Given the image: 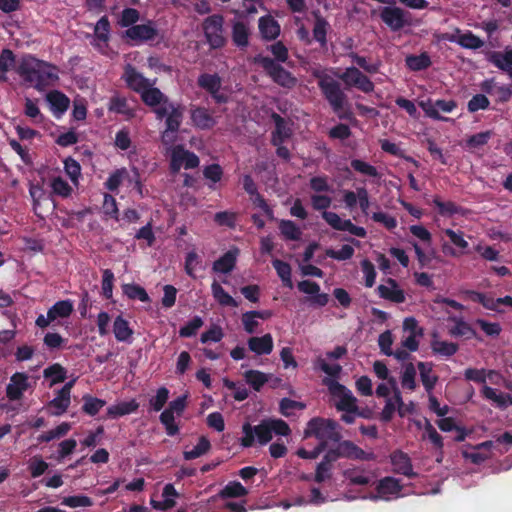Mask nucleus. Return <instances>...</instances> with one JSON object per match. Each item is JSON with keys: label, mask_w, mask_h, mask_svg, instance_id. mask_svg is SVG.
Here are the masks:
<instances>
[{"label": "nucleus", "mask_w": 512, "mask_h": 512, "mask_svg": "<svg viewBox=\"0 0 512 512\" xmlns=\"http://www.w3.org/2000/svg\"><path fill=\"white\" fill-rule=\"evenodd\" d=\"M16 71L25 82L32 84L40 91L58 80V68L55 65L31 55L21 59Z\"/></svg>", "instance_id": "nucleus-1"}, {"label": "nucleus", "mask_w": 512, "mask_h": 512, "mask_svg": "<svg viewBox=\"0 0 512 512\" xmlns=\"http://www.w3.org/2000/svg\"><path fill=\"white\" fill-rule=\"evenodd\" d=\"M242 433L243 436L240 439V444L248 448L253 446L255 442L260 445H266L272 440L273 435L289 436L291 429L289 425L281 419H265L255 426L249 423L243 424Z\"/></svg>", "instance_id": "nucleus-2"}, {"label": "nucleus", "mask_w": 512, "mask_h": 512, "mask_svg": "<svg viewBox=\"0 0 512 512\" xmlns=\"http://www.w3.org/2000/svg\"><path fill=\"white\" fill-rule=\"evenodd\" d=\"M122 78L130 89L140 94L146 105L156 106L163 99V93L154 87L155 80L145 78L132 65H126Z\"/></svg>", "instance_id": "nucleus-3"}, {"label": "nucleus", "mask_w": 512, "mask_h": 512, "mask_svg": "<svg viewBox=\"0 0 512 512\" xmlns=\"http://www.w3.org/2000/svg\"><path fill=\"white\" fill-rule=\"evenodd\" d=\"M311 73L318 80V86L332 110L342 117L347 97L341 89L340 83L325 69L315 68Z\"/></svg>", "instance_id": "nucleus-4"}, {"label": "nucleus", "mask_w": 512, "mask_h": 512, "mask_svg": "<svg viewBox=\"0 0 512 512\" xmlns=\"http://www.w3.org/2000/svg\"><path fill=\"white\" fill-rule=\"evenodd\" d=\"M311 73L318 80V86L332 110L342 117L347 97L341 89L340 83L325 69L315 68Z\"/></svg>", "instance_id": "nucleus-5"}, {"label": "nucleus", "mask_w": 512, "mask_h": 512, "mask_svg": "<svg viewBox=\"0 0 512 512\" xmlns=\"http://www.w3.org/2000/svg\"><path fill=\"white\" fill-rule=\"evenodd\" d=\"M311 73L318 80V86L332 110L342 117L347 97L341 89L340 83L325 69L315 68Z\"/></svg>", "instance_id": "nucleus-6"}, {"label": "nucleus", "mask_w": 512, "mask_h": 512, "mask_svg": "<svg viewBox=\"0 0 512 512\" xmlns=\"http://www.w3.org/2000/svg\"><path fill=\"white\" fill-rule=\"evenodd\" d=\"M309 437H315L318 445H323V449L326 450L329 442H338L341 439V434L335 421L315 417L307 423L304 430V438Z\"/></svg>", "instance_id": "nucleus-7"}, {"label": "nucleus", "mask_w": 512, "mask_h": 512, "mask_svg": "<svg viewBox=\"0 0 512 512\" xmlns=\"http://www.w3.org/2000/svg\"><path fill=\"white\" fill-rule=\"evenodd\" d=\"M323 383L335 399L339 411H358L357 399L349 389L332 378H325Z\"/></svg>", "instance_id": "nucleus-8"}, {"label": "nucleus", "mask_w": 512, "mask_h": 512, "mask_svg": "<svg viewBox=\"0 0 512 512\" xmlns=\"http://www.w3.org/2000/svg\"><path fill=\"white\" fill-rule=\"evenodd\" d=\"M224 18L219 14L207 17L203 22L204 36L212 49L222 48L227 41L224 31Z\"/></svg>", "instance_id": "nucleus-9"}, {"label": "nucleus", "mask_w": 512, "mask_h": 512, "mask_svg": "<svg viewBox=\"0 0 512 512\" xmlns=\"http://www.w3.org/2000/svg\"><path fill=\"white\" fill-rule=\"evenodd\" d=\"M375 490L376 493L369 497L371 500L391 501L409 494L400 480L391 476L380 479Z\"/></svg>", "instance_id": "nucleus-10"}, {"label": "nucleus", "mask_w": 512, "mask_h": 512, "mask_svg": "<svg viewBox=\"0 0 512 512\" xmlns=\"http://www.w3.org/2000/svg\"><path fill=\"white\" fill-rule=\"evenodd\" d=\"M154 107L157 119H165L166 128L179 130L183 118V109L168 100L163 94V99Z\"/></svg>", "instance_id": "nucleus-11"}, {"label": "nucleus", "mask_w": 512, "mask_h": 512, "mask_svg": "<svg viewBox=\"0 0 512 512\" xmlns=\"http://www.w3.org/2000/svg\"><path fill=\"white\" fill-rule=\"evenodd\" d=\"M337 443L338 444L334 449L327 451L328 457L332 458V460L336 461L339 458H346L351 460L369 461L375 458V455L372 452H365L352 441L339 440Z\"/></svg>", "instance_id": "nucleus-12"}, {"label": "nucleus", "mask_w": 512, "mask_h": 512, "mask_svg": "<svg viewBox=\"0 0 512 512\" xmlns=\"http://www.w3.org/2000/svg\"><path fill=\"white\" fill-rule=\"evenodd\" d=\"M255 62L261 65L277 84L286 88H292L295 86L296 78L273 59L259 55L255 58Z\"/></svg>", "instance_id": "nucleus-13"}, {"label": "nucleus", "mask_w": 512, "mask_h": 512, "mask_svg": "<svg viewBox=\"0 0 512 512\" xmlns=\"http://www.w3.org/2000/svg\"><path fill=\"white\" fill-rule=\"evenodd\" d=\"M389 382L393 387V396L387 398L385 406L381 412V419L385 422L390 421L396 411L401 417H404L406 414L411 413L414 410L413 403H410L408 406L404 405L395 378H391Z\"/></svg>", "instance_id": "nucleus-14"}, {"label": "nucleus", "mask_w": 512, "mask_h": 512, "mask_svg": "<svg viewBox=\"0 0 512 512\" xmlns=\"http://www.w3.org/2000/svg\"><path fill=\"white\" fill-rule=\"evenodd\" d=\"M443 233L449 238L451 243V245L447 243L442 244V251L445 255L459 257L470 253V246L465 239L463 231L447 228L443 230Z\"/></svg>", "instance_id": "nucleus-15"}, {"label": "nucleus", "mask_w": 512, "mask_h": 512, "mask_svg": "<svg viewBox=\"0 0 512 512\" xmlns=\"http://www.w3.org/2000/svg\"><path fill=\"white\" fill-rule=\"evenodd\" d=\"M423 337V329L413 317L405 318L403 321L402 348L415 352L419 348L420 339Z\"/></svg>", "instance_id": "nucleus-16"}, {"label": "nucleus", "mask_w": 512, "mask_h": 512, "mask_svg": "<svg viewBox=\"0 0 512 512\" xmlns=\"http://www.w3.org/2000/svg\"><path fill=\"white\" fill-rule=\"evenodd\" d=\"M134 172V177L130 178L129 172L126 168H119L113 171L107 180L104 183V186L107 190L111 192L118 191L120 185L127 180L130 184L134 185V188L138 191L139 194H142V184L139 177V172L136 167L132 168Z\"/></svg>", "instance_id": "nucleus-17"}, {"label": "nucleus", "mask_w": 512, "mask_h": 512, "mask_svg": "<svg viewBox=\"0 0 512 512\" xmlns=\"http://www.w3.org/2000/svg\"><path fill=\"white\" fill-rule=\"evenodd\" d=\"M170 170L173 174L180 171L182 167L185 169H193L199 165V158L193 152L185 150L182 146L171 148Z\"/></svg>", "instance_id": "nucleus-18"}, {"label": "nucleus", "mask_w": 512, "mask_h": 512, "mask_svg": "<svg viewBox=\"0 0 512 512\" xmlns=\"http://www.w3.org/2000/svg\"><path fill=\"white\" fill-rule=\"evenodd\" d=\"M419 106L423 109L427 117L434 120L449 121L450 119L441 116L440 112L451 113L457 107V102L454 100L439 99L433 101L431 99H427L425 101H421Z\"/></svg>", "instance_id": "nucleus-19"}, {"label": "nucleus", "mask_w": 512, "mask_h": 512, "mask_svg": "<svg viewBox=\"0 0 512 512\" xmlns=\"http://www.w3.org/2000/svg\"><path fill=\"white\" fill-rule=\"evenodd\" d=\"M380 18L392 31H399L410 25L409 13L396 6L383 7Z\"/></svg>", "instance_id": "nucleus-20"}, {"label": "nucleus", "mask_w": 512, "mask_h": 512, "mask_svg": "<svg viewBox=\"0 0 512 512\" xmlns=\"http://www.w3.org/2000/svg\"><path fill=\"white\" fill-rule=\"evenodd\" d=\"M339 79H341L346 86L356 87L364 93L374 91V83L354 66L347 67L344 72L339 75Z\"/></svg>", "instance_id": "nucleus-21"}, {"label": "nucleus", "mask_w": 512, "mask_h": 512, "mask_svg": "<svg viewBox=\"0 0 512 512\" xmlns=\"http://www.w3.org/2000/svg\"><path fill=\"white\" fill-rule=\"evenodd\" d=\"M157 27L153 21L133 25L125 31V36L136 42H147L154 40L157 36Z\"/></svg>", "instance_id": "nucleus-22"}, {"label": "nucleus", "mask_w": 512, "mask_h": 512, "mask_svg": "<svg viewBox=\"0 0 512 512\" xmlns=\"http://www.w3.org/2000/svg\"><path fill=\"white\" fill-rule=\"evenodd\" d=\"M198 85L209 92L218 103L226 102L227 97L221 92L222 81L218 74H201Z\"/></svg>", "instance_id": "nucleus-23"}, {"label": "nucleus", "mask_w": 512, "mask_h": 512, "mask_svg": "<svg viewBox=\"0 0 512 512\" xmlns=\"http://www.w3.org/2000/svg\"><path fill=\"white\" fill-rule=\"evenodd\" d=\"M300 292L309 295L307 301L312 306L323 307L328 303V295L320 293V286L316 282L304 280L297 285Z\"/></svg>", "instance_id": "nucleus-24"}, {"label": "nucleus", "mask_w": 512, "mask_h": 512, "mask_svg": "<svg viewBox=\"0 0 512 512\" xmlns=\"http://www.w3.org/2000/svg\"><path fill=\"white\" fill-rule=\"evenodd\" d=\"M377 292L380 298L394 303L400 304L406 300L404 290L392 278H388L384 283L380 284L377 287Z\"/></svg>", "instance_id": "nucleus-25"}, {"label": "nucleus", "mask_w": 512, "mask_h": 512, "mask_svg": "<svg viewBox=\"0 0 512 512\" xmlns=\"http://www.w3.org/2000/svg\"><path fill=\"white\" fill-rule=\"evenodd\" d=\"M28 387L29 383L27 374L17 372L11 376L10 382L7 385V397L12 401L19 400Z\"/></svg>", "instance_id": "nucleus-26"}, {"label": "nucleus", "mask_w": 512, "mask_h": 512, "mask_svg": "<svg viewBox=\"0 0 512 512\" xmlns=\"http://www.w3.org/2000/svg\"><path fill=\"white\" fill-rule=\"evenodd\" d=\"M390 462L394 473L407 477H414L416 473L413 471V465L408 454L403 451H395L390 455Z\"/></svg>", "instance_id": "nucleus-27"}, {"label": "nucleus", "mask_w": 512, "mask_h": 512, "mask_svg": "<svg viewBox=\"0 0 512 512\" xmlns=\"http://www.w3.org/2000/svg\"><path fill=\"white\" fill-rule=\"evenodd\" d=\"M110 39V22L107 16H102L94 26V39L92 44L104 51Z\"/></svg>", "instance_id": "nucleus-28"}, {"label": "nucleus", "mask_w": 512, "mask_h": 512, "mask_svg": "<svg viewBox=\"0 0 512 512\" xmlns=\"http://www.w3.org/2000/svg\"><path fill=\"white\" fill-rule=\"evenodd\" d=\"M179 497V493L175 489L174 485L168 483L164 486L162 491V500L157 501L151 499V506L158 511H167L172 509L176 505V500Z\"/></svg>", "instance_id": "nucleus-29"}, {"label": "nucleus", "mask_w": 512, "mask_h": 512, "mask_svg": "<svg viewBox=\"0 0 512 512\" xmlns=\"http://www.w3.org/2000/svg\"><path fill=\"white\" fill-rule=\"evenodd\" d=\"M343 476L345 481L351 485L365 486L368 485L374 475L370 470L363 467H352L344 470Z\"/></svg>", "instance_id": "nucleus-30"}, {"label": "nucleus", "mask_w": 512, "mask_h": 512, "mask_svg": "<svg viewBox=\"0 0 512 512\" xmlns=\"http://www.w3.org/2000/svg\"><path fill=\"white\" fill-rule=\"evenodd\" d=\"M112 331L118 342L131 344L133 342L134 331L130 323L122 315H118L112 325Z\"/></svg>", "instance_id": "nucleus-31"}, {"label": "nucleus", "mask_w": 512, "mask_h": 512, "mask_svg": "<svg viewBox=\"0 0 512 512\" xmlns=\"http://www.w3.org/2000/svg\"><path fill=\"white\" fill-rule=\"evenodd\" d=\"M248 348L256 355H269L273 351L274 342L271 334L254 336L247 341Z\"/></svg>", "instance_id": "nucleus-32"}, {"label": "nucleus", "mask_w": 512, "mask_h": 512, "mask_svg": "<svg viewBox=\"0 0 512 512\" xmlns=\"http://www.w3.org/2000/svg\"><path fill=\"white\" fill-rule=\"evenodd\" d=\"M481 395L488 401H491L496 407L506 409L512 405V396L507 393L499 392L497 389L488 385L482 386Z\"/></svg>", "instance_id": "nucleus-33"}, {"label": "nucleus", "mask_w": 512, "mask_h": 512, "mask_svg": "<svg viewBox=\"0 0 512 512\" xmlns=\"http://www.w3.org/2000/svg\"><path fill=\"white\" fill-rule=\"evenodd\" d=\"M191 121L193 125L201 130H208L217 123L212 114L203 107H196L191 110Z\"/></svg>", "instance_id": "nucleus-34"}, {"label": "nucleus", "mask_w": 512, "mask_h": 512, "mask_svg": "<svg viewBox=\"0 0 512 512\" xmlns=\"http://www.w3.org/2000/svg\"><path fill=\"white\" fill-rule=\"evenodd\" d=\"M238 253V249H232L227 251L224 255H222L218 260H216L213 263L212 270L220 274L230 273L236 265Z\"/></svg>", "instance_id": "nucleus-35"}, {"label": "nucleus", "mask_w": 512, "mask_h": 512, "mask_svg": "<svg viewBox=\"0 0 512 512\" xmlns=\"http://www.w3.org/2000/svg\"><path fill=\"white\" fill-rule=\"evenodd\" d=\"M138 408L139 403L135 399L117 402L107 408V417L117 419L136 412Z\"/></svg>", "instance_id": "nucleus-36"}, {"label": "nucleus", "mask_w": 512, "mask_h": 512, "mask_svg": "<svg viewBox=\"0 0 512 512\" xmlns=\"http://www.w3.org/2000/svg\"><path fill=\"white\" fill-rule=\"evenodd\" d=\"M250 30L244 21L235 20L232 23V40L239 48H245L249 44Z\"/></svg>", "instance_id": "nucleus-37"}, {"label": "nucleus", "mask_w": 512, "mask_h": 512, "mask_svg": "<svg viewBox=\"0 0 512 512\" xmlns=\"http://www.w3.org/2000/svg\"><path fill=\"white\" fill-rule=\"evenodd\" d=\"M259 31L266 40H274L280 34V25L272 16H263L259 19Z\"/></svg>", "instance_id": "nucleus-38"}, {"label": "nucleus", "mask_w": 512, "mask_h": 512, "mask_svg": "<svg viewBox=\"0 0 512 512\" xmlns=\"http://www.w3.org/2000/svg\"><path fill=\"white\" fill-rule=\"evenodd\" d=\"M417 366L419 369L421 382L427 394H430L438 381V376L433 373L432 364L430 363L419 362Z\"/></svg>", "instance_id": "nucleus-39"}, {"label": "nucleus", "mask_w": 512, "mask_h": 512, "mask_svg": "<svg viewBox=\"0 0 512 512\" xmlns=\"http://www.w3.org/2000/svg\"><path fill=\"white\" fill-rule=\"evenodd\" d=\"M211 293L214 300L221 306L224 307H237L238 302L224 290L222 285L214 280L211 284Z\"/></svg>", "instance_id": "nucleus-40"}, {"label": "nucleus", "mask_w": 512, "mask_h": 512, "mask_svg": "<svg viewBox=\"0 0 512 512\" xmlns=\"http://www.w3.org/2000/svg\"><path fill=\"white\" fill-rule=\"evenodd\" d=\"M489 61L495 67L508 72L510 77H512V49L492 53L489 57Z\"/></svg>", "instance_id": "nucleus-41"}, {"label": "nucleus", "mask_w": 512, "mask_h": 512, "mask_svg": "<svg viewBox=\"0 0 512 512\" xmlns=\"http://www.w3.org/2000/svg\"><path fill=\"white\" fill-rule=\"evenodd\" d=\"M46 100L54 113L63 114L69 108V98L59 91L49 92L46 95Z\"/></svg>", "instance_id": "nucleus-42"}, {"label": "nucleus", "mask_w": 512, "mask_h": 512, "mask_svg": "<svg viewBox=\"0 0 512 512\" xmlns=\"http://www.w3.org/2000/svg\"><path fill=\"white\" fill-rule=\"evenodd\" d=\"M108 110L124 115L128 119L135 116V110L129 106L127 99L118 95L110 99Z\"/></svg>", "instance_id": "nucleus-43"}, {"label": "nucleus", "mask_w": 512, "mask_h": 512, "mask_svg": "<svg viewBox=\"0 0 512 512\" xmlns=\"http://www.w3.org/2000/svg\"><path fill=\"white\" fill-rule=\"evenodd\" d=\"M273 119L276 129L273 133L272 142L274 145H279L291 136V129L280 115L273 114Z\"/></svg>", "instance_id": "nucleus-44"}, {"label": "nucleus", "mask_w": 512, "mask_h": 512, "mask_svg": "<svg viewBox=\"0 0 512 512\" xmlns=\"http://www.w3.org/2000/svg\"><path fill=\"white\" fill-rule=\"evenodd\" d=\"M48 312L53 321L68 318L73 312V302L71 300L58 301L48 309Z\"/></svg>", "instance_id": "nucleus-45"}, {"label": "nucleus", "mask_w": 512, "mask_h": 512, "mask_svg": "<svg viewBox=\"0 0 512 512\" xmlns=\"http://www.w3.org/2000/svg\"><path fill=\"white\" fill-rule=\"evenodd\" d=\"M492 376L499 377V373L495 370H485V369H475V368H467L464 371V377L468 381H473L476 383L483 384L485 386L486 379H491Z\"/></svg>", "instance_id": "nucleus-46"}, {"label": "nucleus", "mask_w": 512, "mask_h": 512, "mask_svg": "<svg viewBox=\"0 0 512 512\" xmlns=\"http://www.w3.org/2000/svg\"><path fill=\"white\" fill-rule=\"evenodd\" d=\"M279 230L285 240L298 241L302 235L300 227L291 220H280Z\"/></svg>", "instance_id": "nucleus-47"}, {"label": "nucleus", "mask_w": 512, "mask_h": 512, "mask_svg": "<svg viewBox=\"0 0 512 512\" xmlns=\"http://www.w3.org/2000/svg\"><path fill=\"white\" fill-rule=\"evenodd\" d=\"M248 494V490L238 481L229 482L218 494L222 499L241 498Z\"/></svg>", "instance_id": "nucleus-48"}, {"label": "nucleus", "mask_w": 512, "mask_h": 512, "mask_svg": "<svg viewBox=\"0 0 512 512\" xmlns=\"http://www.w3.org/2000/svg\"><path fill=\"white\" fill-rule=\"evenodd\" d=\"M335 460H332V458L328 457V453L324 455L323 460L317 465L315 475H314V481L317 483H322L328 479L331 478V471H332V463Z\"/></svg>", "instance_id": "nucleus-49"}, {"label": "nucleus", "mask_w": 512, "mask_h": 512, "mask_svg": "<svg viewBox=\"0 0 512 512\" xmlns=\"http://www.w3.org/2000/svg\"><path fill=\"white\" fill-rule=\"evenodd\" d=\"M211 444L208 438L205 436L200 437L197 445H195L190 450H185L183 452V457L185 460H193L199 458L206 454L210 450Z\"/></svg>", "instance_id": "nucleus-50"}, {"label": "nucleus", "mask_w": 512, "mask_h": 512, "mask_svg": "<svg viewBox=\"0 0 512 512\" xmlns=\"http://www.w3.org/2000/svg\"><path fill=\"white\" fill-rule=\"evenodd\" d=\"M272 265L277 272V275L282 280L283 285L289 289L293 288V283L291 279V267L288 263L275 259L272 261Z\"/></svg>", "instance_id": "nucleus-51"}, {"label": "nucleus", "mask_w": 512, "mask_h": 512, "mask_svg": "<svg viewBox=\"0 0 512 512\" xmlns=\"http://www.w3.org/2000/svg\"><path fill=\"white\" fill-rule=\"evenodd\" d=\"M48 467L49 464L40 455L31 457L27 462V469L32 478L42 476L47 471Z\"/></svg>", "instance_id": "nucleus-52"}, {"label": "nucleus", "mask_w": 512, "mask_h": 512, "mask_svg": "<svg viewBox=\"0 0 512 512\" xmlns=\"http://www.w3.org/2000/svg\"><path fill=\"white\" fill-rule=\"evenodd\" d=\"M405 62L407 67L412 71L424 70L431 65V60L427 53L407 56Z\"/></svg>", "instance_id": "nucleus-53"}, {"label": "nucleus", "mask_w": 512, "mask_h": 512, "mask_svg": "<svg viewBox=\"0 0 512 512\" xmlns=\"http://www.w3.org/2000/svg\"><path fill=\"white\" fill-rule=\"evenodd\" d=\"M71 402L70 395L58 391L56 397L49 403V409L53 415H61L68 409Z\"/></svg>", "instance_id": "nucleus-54"}, {"label": "nucleus", "mask_w": 512, "mask_h": 512, "mask_svg": "<svg viewBox=\"0 0 512 512\" xmlns=\"http://www.w3.org/2000/svg\"><path fill=\"white\" fill-rule=\"evenodd\" d=\"M431 348L435 354L450 357L458 350V345L453 342L434 339L431 342Z\"/></svg>", "instance_id": "nucleus-55"}, {"label": "nucleus", "mask_w": 512, "mask_h": 512, "mask_svg": "<svg viewBox=\"0 0 512 512\" xmlns=\"http://www.w3.org/2000/svg\"><path fill=\"white\" fill-rule=\"evenodd\" d=\"M82 410L89 416H95L105 405L106 401L91 395L83 396Z\"/></svg>", "instance_id": "nucleus-56"}, {"label": "nucleus", "mask_w": 512, "mask_h": 512, "mask_svg": "<svg viewBox=\"0 0 512 512\" xmlns=\"http://www.w3.org/2000/svg\"><path fill=\"white\" fill-rule=\"evenodd\" d=\"M71 429V424L68 422H62L54 429H51L38 437L39 442H50L54 439H59L65 436Z\"/></svg>", "instance_id": "nucleus-57"}, {"label": "nucleus", "mask_w": 512, "mask_h": 512, "mask_svg": "<svg viewBox=\"0 0 512 512\" xmlns=\"http://www.w3.org/2000/svg\"><path fill=\"white\" fill-rule=\"evenodd\" d=\"M401 385L404 389H408L410 391L415 390L416 384V369L412 363L406 364L402 371L401 377Z\"/></svg>", "instance_id": "nucleus-58"}, {"label": "nucleus", "mask_w": 512, "mask_h": 512, "mask_svg": "<svg viewBox=\"0 0 512 512\" xmlns=\"http://www.w3.org/2000/svg\"><path fill=\"white\" fill-rule=\"evenodd\" d=\"M50 187L53 194L62 198H67L71 195L73 188L62 177H53L50 181Z\"/></svg>", "instance_id": "nucleus-59"}, {"label": "nucleus", "mask_w": 512, "mask_h": 512, "mask_svg": "<svg viewBox=\"0 0 512 512\" xmlns=\"http://www.w3.org/2000/svg\"><path fill=\"white\" fill-rule=\"evenodd\" d=\"M433 204L442 216H452L462 213L461 207L452 201H442L439 197H434Z\"/></svg>", "instance_id": "nucleus-60"}, {"label": "nucleus", "mask_w": 512, "mask_h": 512, "mask_svg": "<svg viewBox=\"0 0 512 512\" xmlns=\"http://www.w3.org/2000/svg\"><path fill=\"white\" fill-rule=\"evenodd\" d=\"M244 378L254 390L259 391L262 386L268 381L265 373L258 370H248L244 373Z\"/></svg>", "instance_id": "nucleus-61"}, {"label": "nucleus", "mask_w": 512, "mask_h": 512, "mask_svg": "<svg viewBox=\"0 0 512 512\" xmlns=\"http://www.w3.org/2000/svg\"><path fill=\"white\" fill-rule=\"evenodd\" d=\"M66 369L60 364H53L44 370V377L50 379V385L63 382L66 378Z\"/></svg>", "instance_id": "nucleus-62"}, {"label": "nucleus", "mask_w": 512, "mask_h": 512, "mask_svg": "<svg viewBox=\"0 0 512 512\" xmlns=\"http://www.w3.org/2000/svg\"><path fill=\"white\" fill-rule=\"evenodd\" d=\"M123 293L130 299H138L141 302L150 301V297L146 290L137 284L123 285Z\"/></svg>", "instance_id": "nucleus-63"}, {"label": "nucleus", "mask_w": 512, "mask_h": 512, "mask_svg": "<svg viewBox=\"0 0 512 512\" xmlns=\"http://www.w3.org/2000/svg\"><path fill=\"white\" fill-rule=\"evenodd\" d=\"M351 167L360 174L371 178H380L381 176L375 166L360 159H353L351 161Z\"/></svg>", "instance_id": "nucleus-64"}]
</instances>
